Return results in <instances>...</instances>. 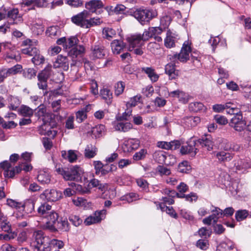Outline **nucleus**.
Here are the masks:
<instances>
[{
    "instance_id": "57",
    "label": "nucleus",
    "mask_w": 251,
    "mask_h": 251,
    "mask_svg": "<svg viewBox=\"0 0 251 251\" xmlns=\"http://www.w3.org/2000/svg\"><path fill=\"white\" fill-rule=\"evenodd\" d=\"M176 162V158L174 155L166 153L165 162V165L172 166L174 165Z\"/></svg>"
},
{
    "instance_id": "63",
    "label": "nucleus",
    "mask_w": 251,
    "mask_h": 251,
    "mask_svg": "<svg viewBox=\"0 0 251 251\" xmlns=\"http://www.w3.org/2000/svg\"><path fill=\"white\" fill-rule=\"evenodd\" d=\"M214 120L219 125H225L228 123L227 119L224 116L219 114L214 116Z\"/></svg>"
},
{
    "instance_id": "59",
    "label": "nucleus",
    "mask_w": 251,
    "mask_h": 251,
    "mask_svg": "<svg viewBox=\"0 0 251 251\" xmlns=\"http://www.w3.org/2000/svg\"><path fill=\"white\" fill-rule=\"evenodd\" d=\"M197 247L202 250H206L209 247L208 241L206 239H200L196 243Z\"/></svg>"
},
{
    "instance_id": "9",
    "label": "nucleus",
    "mask_w": 251,
    "mask_h": 251,
    "mask_svg": "<svg viewBox=\"0 0 251 251\" xmlns=\"http://www.w3.org/2000/svg\"><path fill=\"white\" fill-rule=\"evenodd\" d=\"M106 213L105 210H102L100 211H96L94 214L93 216H90L87 217L84 221V223L87 226H89L92 224L99 223L102 219V216Z\"/></svg>"
},
{
    "instance_id": "37",
    "label": "nucleus",
    "mask_w": 251,
    "mask_h": 251,
    "mask_svg": "<svg viewBox=\"0 0 251 251\" xmlns=\"http://www.w3.org/2000/svg\"><path fill=\"white\" fill-rule=\"evenodd\" d=\"M204 108L203 104L201 102H191L189 105L190 111L194 112H198L204 110Z\"/></svg>"
},
{
    "instance_id": "21",
    "label": "nucleus",
    "mask_w": 251,
    "mask_h": 251,
    "mask_svg": "<svg viewBox=\"0 0 251 251\" xmlns=\"http://www.w3.org/2000/svg\"><path fill=\"white\" fill-rule=\"evenodd\" d=\"M129 45L132 48L140 47L144 44V41L142 39L141 34H136L128 38V39Z\"/></svg>"
},
{
    "instance_id": "22",
    "label": "nucleus",
    "mask_w": 251,
    "mask_h": 251,
    "mask_svg": "<svg viewBox=\"0 0 251 251\" xmlns=\"http://www.w3.org/2000/svg\"><path fill=\"white\" fill-rule=\"evenodd\" d=\"M100 96L108 104H111L113 100V94L111 91L107 88H103L100 92Z\"/></svg>"
},
{
    "instance_id": "10",
    "label": "nucleus",
    "mask_w": 251,
    "mask_h": 251,
    "mask_svg": "<svg viewBox=\"0 0 251 251\" xmlns=\"http://www.w3.org/2000/svg\"><path fill=\"white\" fill-rule=\"evenodd\" d=\"M165 72L168 75L169 79H176L180 75V71L176 69L175 63H168L165 67Z\"/></svg>"
},
{
    "instance_id": "46",
    "label": "nucleus",
    "mask_w": 251,
    "mask_h": 251,
    "mask_svg": "<svg viewBox=\"0 0 251 251\" xmlns=\"http://www.w3.org/2000/svg\"><path fill=\"white\" fill-rule=\"evenodd\" d=\"M249 215L248 211L245 209L237 210L235 214L237 221L241 222L245 220Z\"/></svg>"
},
{
    "instance_id": "11",
    "label": "nucleus",
    "mask_w": 251,
    "mask_h": 251,
    "mask_svg": "<svg viewBox=\"0 0 251 251\" xmlns=\"http://www.w3.org/2000/svg\"><path fill=\"white\" fill-rule=\"evenodd\" d=\"M69 61L67 57L61 54L57 56L55 61L53 63L54 68H61L64 71L69 69Z\"/></svg>"
},
{
    "instance_id": "36",
    "label": "nucleus",
    "mask_w": 251,
    "mask_h": 251,
    "mask_svg": "<svg viewBox=\"0 0 251 251\" xmlns=\"http://www.w3.org/2000/svg\"><path fill=\"white\" fill-rule=\"evenodd\" d=\"M226 113L228 114L233 115L234 116L242 113L240 110L239 108L234 107V105L233 103L229 102L226 103Z\"/></svg>"
},
{
    "instance_id": "35",
    "label": "nucleus",
    "mask_w": 251,
    "mask_h": 251,
    "mask_svg": "<svg viewBox=\"0 0 251 251\" xmlns=\"http://www.w3.org/2000/svg\"><path fill=\"white\" fill-rule=\"evenodd\" d=\"M166 153L163 151H156L153 153V157L155 161L158 163L165 164Z\"/></svg>"
},
{
    "instance_id": "14",
    "label": "nucleus",
    "mask_w": 251,
    "mask_h": 251,
    "mask_svg": "<svg viewBox=\"0 0 251 251\" xmlns=\"http://www.w3.org/2000/svg\"><path fill=\"white\" fill-rule=\"evenodd\" d=\"M91 50L93 56L96 58H103L106 53V49L100 44L92 46Z\"/></svg>"
},
{
    "instance_id": "1",
    "label": "nucleus",
    "mask_w": 251,
    "mask_h": 251,
    "mask_svg": "<svg viewBox=\"0 0 251 251\" xmlns=\"http://www.w3.org/2000/svg\"><path fill=\"white\" fill-rule=\"evenodd\" d=\"M56 172L66 180H75L77 182L81 180L84 173L82 168L77 165L65 169L59 168L56 169Z\"/></svg>"
},
{
    "instance_id": "28",
    "label": "nucleus",
    "mask_w": 251,
    "mask_h": 251,
    "mask_svg": "<svg viewBox=\"0 0 251 251\" xmlns=\"http://www.w3.org/2000/svg\"><path fill=\"white\" fill-rule=\"evenodd\" d=\"M18 111L20 115L27 118H31L34 114V110L25 105H22Z\"/></svg>"
},
{
    "instance_id": "6",
    "label": "nucleus",
    "mask_w": 251,
    "mask_h": 251,
    "mask_svg": "<svg viewBox=\"0 0 251 251\" xmlns=\"http://www.w3.org/2000/svg\"><path fill=\"white\" fill-rule=\"evenodd\" d=\"M59 218L58 214L54 210H51L46 216V227L51 231H56L55 225Z\"/></svg>"
},
{
    "instance_id": "7",
    "label": "nucleus",
    "mask_w": 251,
    "mask_h": 251,
    "mask_svg": "<svg viewBox=\"0 0 251 251\" xmlns=\"http://www.w3.org/2000/svg\"><path fill=\"white\" fill-rule=\"evenodd\" d=\"M45 197V199L48 201H56L62 197V193L61 191H57L56 189H46L41 195V197Z\"/></svg>"
},
{
    "instance_id": "30",
    "label": "nucleus",
    "mask_w": 251,
    "mask_h": 251,
    "mask_svg": "<svg viewBox=\"0 0 251 251\" xmlns=\"http://www.w3.org/2000/svg\"><path fill=\"white\" fill-rule=\"evenodd\" d=\"M69 185L74 188L75 190V193H79L80 194H90L91 193L90 189L86 187H83L82 185L76 184L74 182H71L69 184Z\"/></svg>"
},
{
    "instance_id": "2",
    "label": "nucleus",
    "mask_w": 251,
    "mask_h": 251,
    "mask_svg": "<svg viewBox=\"0 0 251 251\" xmlns=\"http://www.w3.org/2000/svg\"><path fill=\"white\" fill-rule=\"evenodd\" d=\"M132 15L142 25H145L156 17L157 16V12L155 10L139 8L133 11Z\"/></svg>"
},
{
    "instance_id": "16",
    "label": "nucleus",
    "mask_w": 251,
    "mask_h": 251,
    "mask_svg": "<svg viewBox=\"0 0 251 251\" xmlns=\"http://www.w3.org/2000/svg\"><path fill=\"white\" fill-rule=\"evenodd\" d=\"M141 71L146 74L152 82H156L159 77L154 68L152 67H144L141 68Z\"/></svg>"
},
{
    "instance_id": "12",
    "label": "nucleus",
    "mask_w": 251,
    "mask_h": 251,
    "mask_svg": "<svg viewBox=\"0 0 251 251\" xmlns=\"http://www.w3.org/2000/svg\"><path fill=\"white\" fill-rule=\"evenodd\" d=\"M103 6L104 4L100 0H91L85 4V7L88 10L89 13H96L97 10Z\"/></svg>"
},
{
    "instance_id": "31",
    "label": "nucleus",
    "mask_w": 251,
    "mask_h": 251,
    "mask_svg": "<svg viewBox=\"0 0 251 251\" xmlns=\"http://www.w3.org/2000/svg\"><path fill=\"white\" fill-rule=\"evenodd\" d=\"M35 248L38 251H51L52 250V246L50 244V241L48 238V239L45 240L42 244H39L35 245Z\"/></svg>"
},
{
    "instance_id": "51",
    "label": "nucleus",
    "mask_w": 251,
    "mask_h": 251,
    "mask_svg": "<svg viewBox=\"0 0 251 251\" xmlns=\"http://www.w3.org/2000/svg\"><path fill=\"white\" fill-rule=\"evenodd\" d=\"M31 60L35 65H40L44 63L45 58L40 54L39 51L32 57Z\"/></svg>"
},
{
    "instance_id": "8",
    "label": "nucleus",
    "mask_w": 251,
    "mask_h": 251,
    "mask_svg": "<svg viewBox=\"0 0 251 251\" xmlns=\"http://www.w3.org/2000/svg\"><path fill=\"white\" fill-rule=\"evenodd\" d=\"M196 141L190 139L187 143V145L182 146L180 149V152L182 154H191L192 156H195L198 152V149L196 148Z\"/></svg>"
},
{
    "instance_id": "39",
    "label": "nucleus",
    "mask_w": 251,
    "mask_h": 251,
    "mask_svg": "<svg viewBox=\"0 0 251 251\" xmlns=\"http://www.w3.org/2000/svg\"><path fill=\"white\" fill-rule=\"evenodd\" d=\"M60 32L59 28L57 26H51L48 27L46 31V35L51 38L59 36Z\"/></svg>"
},
{
    "instance_id": "5",
    "label": "nucleus",
    "mask_w": 251,
    "mask_h": 251,
    "mask_svg": "<svg viewBox=\"0 0 251 251\" xmlns=\"http://www.w3.org/2000/svg\"><path fill=\"white\" fill-rule=\"evenodd\" d=\"M191 52V48L185 43L183 44L180 52L179 54L170 55V59L173 61L178 60L181 62H185L189 59V53Z\"/></svg>"
},
{
    "instance_id": "49",
    "label": "nucleus",
    "mask_w": 251,
    "mask_h": 251,
    "mask_svg": "<svg viewBox=\"0 0 251 251\" xmlns=\"http://www.w3.org/2000/svg\"><path fill=\"white\" fill-rule=\"evenodd\" d=\"M116 169L117 167L113 164H111L110 165L105 164L102 169L100 170V175L102 176H105L109 173L113 172Z\"/></svg>"
},
{
    "instance_id": "53",
    "label": "nucleus",
    "mask_w": 251,
    "mask_h": 251,
    "mask_svg": "<svg viewBox=\"0 0 251 251\" xmlns=\"http://www.w3.org/2000/svg\"><path fill=\"white\" fill-rule=\"evenodd\" d=\"M78 41V40L77 37L75 36H72L70 37L66 40V42L65 43V48L70 49L71 48H74L75 47V46L76 45Z\"/></svg>"
},
{
    "instance_id": "41",
    "label": "nucleus",
    "mask_w": 251,
    "mask_h": 251,
    "mask_svg": "<svg viewBox=\"0 0 251 251\" xmlns=\"http://www.w3.org/2000/svg\"><path fill=\"white\" fill-rule=\"evenodd\" d=\"M103 37L108 40H111L116 34V31L110 27H104L102 29Z\"/></svg>"
},
{
    "instance_id": "44",
    "label": "nucleus",
    "mask_w": 251,
    "mask_h": 251,
    "mask_svg": "<svg viewBox=\"0 0 251 251\" xmlns=\"http://www.w3.org/2000/svg\"><path fill=\"white\" fill-rule=\"evenodd\" d=\"M176 197L179 198H185L186 201L189 202L196 201L198 199V196L195 193H190L189 194L185 195L183 194H179L177 193Z\"/></svg>"
},
{
    "instance_id": "17",
    "label": "nucleus",
    "mask_w": 251,
    "mask_h": 251,
    "mask_svg": "<svg viewBox=\"0 0 251 251\" xmlns=\"http://www.w3.org/2000/svg\"><path fill=\"white\" fill-rule=\"evenodd\" d=\"M37 178L41 184H48L51 181V175L48 170H42L38 172Z\"/></svg>"
},
{
    "instance_id": "4",
    "label": "nucleus",
    "mask_w": 251,
    "mask_h": 251,
    "mask_svg": "<svg viewBox=\"0 0 251 251\" xmlns=\"http://www.w3.org/2000/svg\"><path fill=\"white\" fill-rule=\"evenodd\" d=\"M246 124V122L243 118L242 113L233 116L229 122V126L238 132L244 130Z\"/></svg>"
},
{
    "instance_id": "15",
    "label": "nucleus",
    "mask_w": 251,
    "mask_h": 251,
    "mask_svg": "<svg viewBox=\"0 0 251 251\" xmlns=\"http://www.w3.org/2000/svg\"><path fill=\"white\" fill-rule=\"evenodd\" d=\"M197 142L202 147H205L208 151L213 149V141L210 135L207 134L202 136L201 138L197 140Z\"/></svg>"
},
{
    "instance_id": "24",
    "label": "nucleus",
    "mask_w": 251,
    "mask_h": 251,
    "mask_svg": "<svg viewBox=\"0 0 251 251\" xmlns=\"http://www.w3.org/2000/svg\"><path fill=\"white\" fill-rule=\"evenodd\" d=\"M140 146V141L136 139H130L128 140L125 144L124 150L131 152L133 150L137 149Z\"/></svg>"
},
{
    "instance_id": "13",
    "label": "nucleus",
    "mask_w": 251,
    "mask_h": 251,
    "mask_svg": "<svg viewBox=\"0 0 251 251\" xmlns=\"http://www.w3.org/2000/svg\"><path fill=\"white\" fill-rule=\"evenodd\" d=\"M38 131L40 135H47L52 137H54L57 134V132L53 130L50 124L47 123L40 126L38 127Z\"/></svg>"
},
{
    "instance_id": "61",
    "label": "nucleus",
    "mask_w": 251,
    "mask_h": 251,
    "mask_svg": "<svg viewBox=\"0 0 251 251\" xmlns=\"http://www.w3.org/2000/svg\"><path fill=\"white\" fill-rule=\"evenodd\" d=\"M180 214L182 217L189 221H193L194 217L190 211L186 209H181L180 211Z\"/></svg>"
},
{
    "instance_id": "20",
    "label": "nucleus",
    "mask_w": 251,
    "mask_h": 251,
    "mask_svg": "<svg viewBox=\"0 0 251 251\" xmlns=\"http://www.w3.org/2000/svg\"><path fill=\"white\" fill-rule=\"evenodd\" d=\"M36 200L34 198H30L25 201L24 203H22L21 208L26 214L32 213L34 211V205Z\"/></svg>"
},
{
    "instance_id": "40",
    "label": "nucleus",
    "mask_w": 251,
    "mask_h": 251,
    "mask_svg": "<svg viewBox=\"0 0 251 251\" xmlns=\"http://www.w3.org/2000/svg\"><path fill=\"white\" fill-rule=\"evenodd\" d=\"M33 238L35 239L36 245L42 244L45 240L48 239L47 237L43 235V232L42 230H36L33 232Z\"/></svg>"
},
{
    "instance_id": "33",
    "label": "nucleus",
    "mask_w": 251,
    "mask_h": 251,
    "mask_svg": "<svg viewBox=\"0 0 251 251\" xmlns=\"http://www.w3.org/2000/svg\"><path fill=\"white\" fill-rule=\"evenodd\" d=\"M51 70V65H48L44 70L40 72L37 75L38 79H42L48 81Z\"/></svg>"
},
{
    "instance_id": "52",
    "label": "nucleus",
    "mask_w": 251,
    "mask_h": 251,
    "mask_svg": "<svg viewBox=\"0 0 251 251\" xmlns=\"http://www.w3.org/2000/svg\"><path fill=\"white\" fill-rule=\"evenodd\" d=\"M125 83L123 81H119L114 85L115 94L118 96L122 94L125 89Z\"/></svg>"
},
{
    "instance_id": "18",
    "label": "nucleus",
    "mask_w": 251,
    "mask_h": 251,
    "mask_svg": "<svg viewBox=\"0 0 251 251\" xmlns=\"http://www.w3.org/2000/svg\"><path fill=\"white\" fill-rule=\"evenodd\" d=\"M176 37L177 35L175 33H173L170 30H168L166 33V37L164 39L165 46L170 49L174 47Z\"/></svg>"
},
{
    "instance_id": "58",
    "label": "nucleus",
    "mask_w": 251,
    "mask_h": 251,
    "mask_svg": "<svg viewBox=\"0 0 251 251\" xmlns=\"http://www.w3.org/2000/svg\"><path fill=\"white\" fill-rule=\"evenodd\" d=\"M38 81L37 85L38 88L40 89L45 90L43 92V95L44 96L47 95L48 94V91H47L48 88L47 81L39 79H38Z\"/></svg>"
},
{
    "instance_id": "47",
    "label": "nucleus",
    "mask_w": 251,
    "mask_h": 251,
    "mask_svg": "<svg viewBox=\"0 0 251 251\" xmlns=\"http://www.w3.org/2000/svg\"><path fill=\"white\" fill-rule=\"evenodd\" d=\"M191 167L187 161H184L180 163L178 166V171L182 173H188Z\"/></svg>"
},
{
    "instance_id": "26",
    "label": "nucleus",
    "mask_w": 251,
    "mask_h": 251,
    "mask_svg": "<svg viewBox=\"0 0 251 251\" xmlns=\"http://www.w3.org/2000/svg\"><path fill=\"white\" fill-rule=\"evenodd\" d=\"M76 152V151L74 150H69L68 152L65 151H61V156L63 158L67 159L70 162L73 163L77 159Z\"/></svg>"
},
{
    "instance_id": "45",
    "label": "nucleus",
    "mask_w": 251,
    "mask_h": 251,
    "mask_svg": "<svg viewBox=\"0 0 251 251\" xmlns=\"http://www.w3.org/2000/svg\"><path fill=\"white\" fill-rule=\"evenodd\" d=\"M55 227L56 228V231L57 230V229H58L63 231H67L69 230L68 222L66 220H62L60 221L58 220L55 225Z\"/></svg>"
},
{
    "instance_id": "34",
    "label": "nucleus",
    "mask_w": 251,
    "mask_h": 251,
    "mask_svg": "<svg viewBox=\"0 0 251 251\" xmlns=\"http://www.w3.org/2000/svg\"><path fill=\"white\" fill-rule=\"evenodd\" d=\"M51 206L47 203L42 204L37 209L39 214L42 216L44 218L51 210Z\"/></svg>"
},
{
    "instance_id": "56",
    "label": "nucleus",
    "mask_w": 251,
    "mask_h": 251,
    "mask_svg": "<svg viewBox=\"0 0 251 251\" xmlns=\"http://www.w3.org/2000/svg\"><path fill=\"white\" fill-rule=\"evenodd\" d=\"M69 220L72 224L75 226H79L82 222V220L78 216L71 215L69 218Z\"/></svg>"
},
{
    "instance_id": "42",
    "label": "nucleus",
    "mask_w": 251,
    "mask_h": 251,
    "mask_svg": "<svg viewBox=\"0 0 251 251\" xmlns=\"http://www.w3.org/2000/svg\"><path fill=\"white\" fill-rule=\"evenodd\" d=\"M36 73V70L34 68H25L23 71V75L25 78L31 79L35 77Z\"/></svg>"
},
{
    "instance_id": "19",
    "label": "nucleus",
    "mask_w": 251,
    "mask_h": 251,
    "mask_svg": "<svg viewBox=\"0 0 251 251\" xmlns=\"http://www.w3.org/2000/svg\"><path fill=\"white\" fill-rule=\"evenodd\" d=\"M85 50L84 48L82 46H76L72 48L68 52L69 56L71 57L73 59V63L71 64V66H74L75 65L74 58H76L78 55L82 54L84 53Z\"/></svg>"
},
{
    "instance_id": "50",
    "label": "nucleus",
    "mask_w": 251,
    "mask_h": 251,
    "mask_svg": "<svg viewBox=\"0 0 251 251\" xmlns=\"http://www.w3.org/2000/svg\"><path fill=\"white\" fill-rule=\"evenodd\" d=\"M147 154V151L146 149H141L133 155V159L135 161L144 159L146 157Z\"/></svg>"
},
{
    "instance_id": "48",
    "label": "nucleus",
    "mask_w": 251,
    "mask_h": 251,
    "mask_svg": "<svg viewBox=\"0 0 251 251\" xmlns=\"http://www.w3.org/2000/svg\"><path fill=\"white\" fill-rule=\"evenodd\" d=\"M22 51L23 54H27L33 57L35 54L39 52V50L35 47L29 46L25 49H23Z\"/></svg>"
},
{
    "instance_id": "25",
    "label": "nucleus",
    "mask_w": 251,
    "mask_h": 251,
    "mask_svg": "<svg viewBox=\"0 0 251 251\" xmlns=\"http://www.w3.org/2000/svg\"><path fill=\"white\" fill-rule=\"evenodd\" d=\"M98 149L92 144L86 146L84 150V156L86 158L90 159L94 157L97 154Z\"/></svg>"
},
{
    "instance_id": "32",
    "label": "nucleus",
    "mask_w": 251,
    "mask_h": 251,
    "mask_svg": "<svg viewBox=\"0 0 251 251\" xmlns=\"http://www.w3.org/2000/svg\"><path fill=\"white\" fill-rule=\"evenodd\" d=\"M184 123L188 127L195 126L201 121V119L199 117H186L183 119Z\"/></svg>"
},
{
    "instance_id": "55",
    "label": "nucleus",
    "mask_w": 251,
    "mask_h": 251,
    "mask_svg": "<svg viewBox=\"0 0 251 251\" xmlns=\"http://www.w3.org/2000/svg\"><path fill=\"white\" fill-rule=\"evenodd\" d=\"M0 231H3L7 233L11 231V226L9 221L7 220L4 222L0 223Z\"/></svg>"
},
{
    "instance_id": "3",
    "label": "nucleus",
    "mask_w": 251,
    "mask_h": 251,
    "mask_svg": "<svg viewBox=\"0 0 251 251\" xmlns=\"http://www.w3.org/2000/svg\"><path fill=\"white\" fill-rule=\"evenodd\" d=\"M89 13L87 10H84L72 17L71 21L75 25L83 28H87L88 19Z\"/></svg>"
},
{
    "instance_id": "29",
    "label": "nucleus",
    "mask_w": 251,
    "mask_h": 251,
    "mask_svg": "<svg viewBox=\"0 0 251 251\" xmlns=\"http://www.w3.org/2000/svg\"><path fill=\"white\" fill-rule=\"evenodd\" d=\"M9 103L8 107L12 110H16L20 105L21 100L18 97L9 96L7 99Z\"/></svg>"
},
{
    "instance_id": "27",
    "label": "nucleus",
    "mask_w": 251,
    "mask_h": 251,
    "mask_svg": "<svg viewBox=\"0 0 251 251\" xmlns=\"http://www.w3.org/2000/svg\"><path fill=\"white\" fill-rule=\"evenodd\" d=\"M132 128V125L129 122H119L116 123L114 126V128L116 130L126 132Z\"/></svg>"
},
{
    "instance_id": "43",
    "label": "nucleus",
    "mask_w": 251,
    "mask_h": 251,
    "mask_svg": "<svg viewBox=\"0 0 251 251\" xmlns=\"http://www.w3.org/2000/svg\"><path fill=\"white\" fill-rule=\"evenodd\" d=\"M34 115L38 119L44 117L47 113L46 106L44 104H40L34 110Z\"/></svg>"
},
{
    "instance_id": "23",
    "label": "nucleus",
    "mask_w": 251,
    "mask_h": 251,
    "mask_svg": "<svg viewBox=\"0 0 251 251\" xmlns=\"http://www.w3.org/2000/svg\"><path fill=\"white\" fill-rule=\"evenodd\" d=\"M111 47L114 54H119L126 47V44L122 40H115L111 43Z\"/></svg>"
},
{
    "instance_id": "38",
    "label": "nucleus",
    "mask_w": 251,
    "mask_h": 251,
    "mask_svg": "<svg viewBox=\"0 0 251 251\" xmlns=\"http://www.w3.org/2000/svg\"><path fill=\"white\" fill-rule=\"evenodd\" d=\"M216 157L220 162L229 161L232 158L233 156L229 152L225 151H220L217 153Z\"/></svg>"
},
{
    "instance_id": "62",
    "label": "nucleus",
    "mask_w": 251,
    "mask_h": 251,
    "mask_svg": "<svg viewBox=\"0 0 251 251\" xmlns=\"http://www.w3.org/2000/svg\"><path fill=\"white\" fill-rule=\"evenodd\" d=\"M160 48L159 44L156 42H151L148 45V50L152 53H156Z\"/></svg>"
},
{
    "instance_id": "64",
    "label": "nucleus",
    "mask_w": 251,
    "mask_h": 251,
    "mask_svg": "<svg viewBox=\"0 0 251 251\" xmlns=\"http://www.w3.org/2000/svg\"><path fill=\"white\" fill-rule=\"evenodd\" d=\"M198 233L201 237L206 238L210 237L211 231L208 229L206 227H202L199 229Z\"/></svg>"
},
{
    "instance_id": "60",
    "label": "nucleus",
    "mask_w": 251,
    "mask_h": 251,
    "mask_svg": "<svg viewBox=\"0 0 251 251\" xmlns=\"http://www.w3.org/2000/svg\"><path fill=\"white\" fill-rule=\"evenodd\" d=\"M105 126L103 125H99L96 126L93 130V132L96 136L100 137L104 131Z\"/></svg>"
},
{
    "instance_id": "54",
    "label": "nucleus",
    "mask_w": 251,
    "mask_h": 251,
    "mask_svg": "<svg viewBox=\"0 0 251 251\" xmlns=\"http://www.w3.org/2000/svg\"><path fill=\"white\" fill-rule=\"evenodd\" d=\"M22 69V66L21 65L17 64L14 66L8 69L6 71L7 75H16L21 72Z\"/></svg>"
}]
</instances>
